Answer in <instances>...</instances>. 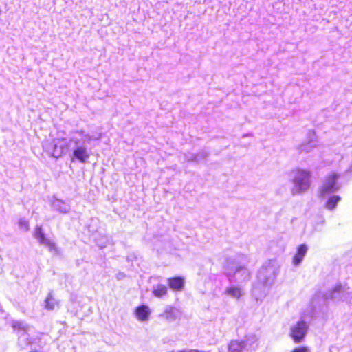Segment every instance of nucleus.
Listing matches in <instances>:
<instances>
[{
	"instance_id": "nucleus-1",
	"label": "nucleus",
	"mask_w": 352,
	"mask_h": 352,
	"mask_svg": "<svg viewBox=\"0 0 352 352\" xmlns=\"http://www.w3.org/2000/svg\"><path fill=\"white\" fill-rule=\"evenodd\" d=\"M101 133L90 135L83 130H77L72 132L69 142L74 145L71 155L72 161L78 160L85 163L91 156V149L87 145L92 140H98L101 138Z\"/></svg>"
},
{
	"instance_id": "nucleus-8",
	"label": "nucleus",
	"mask_w": 352,
	"mask_h": 352,
	"mask_svg": "<svg viewBox=\"0 0 352 352\" xmlns=\"http://www.w3.org/2000/svg\"><path fill=\"white\" fill-rule=\"evenodd\" d=\"M348 293L340 285H337L331 291L324 295V300H331L335 302L344 301L347 300Z\"/></svg>"
},
{
	"instance_id": "nucleus-14",
	"label": "nucleus",
	"mask_w": 352,
	"mask_h": 352,
	"mask_svg": "<svg viewBox=\"0 0 352 352\" xmlns=\"http://www.w3.org/2000/svg\"><path fill=\"white\" fill-rule=\"evenodd\" d=\"M225 293L231 298L239 300L243 296L244 291L241 286L232 285L226 288Z\"/></svg>"
},
{
	"instance_id": "nucleus-6",
	"label": "nucleus",
	"mask_w": 352,
	"mask_h": 352,
	"mask_svg": "<svg viewBox=\"0 0 352 352\" xmlns=\"http://www.w3.org/2000/svg\"><path fill=\"white\" fill-rule=\"evenodd\" d=\"M338 177V175L335 173H331L327 177L320 190L322 196H325L339 190L340 186L337 182Z\"/></svg>"
},
{
	"instance_id": "nucleus-11",
	"label": "nucleus",
	"mask_w": 352,
	"mask_h": 352,
	"mask_svg": "<svg viewBox=\"0 0 352 352\" xmlns=\"http://www.w3.org/2000/svg\"><path fill=\"white\" fill-rule=\"evenodd\" d=\"M180 315V312L177 309L168 306L165 308L164 312L159 315V317L171 322L179 318Z\"/></svg>"
},
{
	"instance_id": "nucleus-7",
	"label": "nucleus",
	"mask_w": 352,
	"mask_h": 352,
	"mask_svg": "<svg viewBox=\"0 0 352 352\" xmlns=\"http://www.w3.org/2000/svg\"><path fill=\"white\" fill-rule=\"evenodd\" d=\"M308 330V324L304 320H300L296 324L292 326L290 329V336L295 342H301Z\"/></svg>"
},
{
	"instance_id": "nucleus-19",
	"label": "nucleus",
	"mask_w": 352,
	"mask_h": 352,
	"mask_svg": "<svg viewBox=\"0 0 352 352\" xmlns=\"http://www.w3.org/2000/svg\"><path fill=\"white\" fill-rule=\"evenodd\" d=\"M208 153L205 151L201 152L198 155L190 154L186 156V160L188 162H198L199 160L204 159L207 157Z\"/></svg>"
},
{
	"instance_id": "nucleus-15",
	"label": "nucleus",
	"mask_w": 352,
	"mask_h": 352,
	"mask_svg": "<svg viewBox=\"0 0 352 352\" xmlns=\"http://www.w3.org/2000/svg\"><path fill=\"white\" fill-rule=\"evenodd\" d=\"M51 206L54 210L62 213H67L70 210V206L60 199H54L52 201Z\"/></svg>"
},
{
	"instance_id": "nucleus-24",
	"label": "nucleus",
	"mask_w": 352,
	"mask_h": 352,
	"mask_svg": "<svg viewBox=\"0 0 352 352\" xmlns=\"http://www.w3.org/2000/svg\"><path fill=\"white\" fill-rule=\"evenodd\" d=\"M12 327L14 329H23V330H26L28 328L27 325L24 322H21V321L14 322L12 324Z\"/></svg>"
},
{
	"instance_id": "nucleus-29",
	"label": "nucleus",
	"mask_w": 352,
	"mask_h": 352,
	"mask_svg": "<svg viewBox=\"0 0 352 352\" xmlns=\"http://www.w3.org/2000/svg\"><path fill=\"white\" fill-rule=\"evenodd\" d=\"M98 245L101 248H103L105 247V245H102V244H99L98 243Z\"/></svg>"
},
{
	"instance_id": "nucleus-13",
	"label": "nucleus",
	"mask_w": 352,
	"mask_h": 352,
	"mask_svg": "<svg viewBox=\"0 0 352 352\" xmlns=\"http://www.w3.org/2000/svg\"><path fill=\"white\" fill-rule=\"evenodd\" d=\"M307 250L308 248L305 244H302L298 247L297 252L293 257L292 263L294 265L298 266L302 263Z\"/></svg>"
},
{
	"instance_id": "nucleus-23",
	"label": "nucleus",
	"mask_w": 352,
	"mask_h": 352,
	"mask_svg": "<svg viewBox=\"0 0 352 352\" xmlns=\"http://www.w3.org/2000/svg\"><path fill=\"white\" fill-rule=\"evenodd\" d=\"M19 227L21 230L27 232L29 230V223L25 219H21L19 221Z\"/></svg>"
},
{
	"instance_id": "nucleus-26",
	"label": "nucleus",
	"mask_w": 352,
	"mask_h": 352,
	"mask_svg": "<svg viewBox=\"0 0 352 352\" xmlns=\"http://www.w3.org/2000/svg\"><path fill=\"white\" fill-rule=\"evenodd\" d=\"M124 274H122V273H120V274H118L117 275V278H118V279H121V278H122V277H124Z\"/></svg>"
},
{
	"instance_id": "nucleus-9",
	"label": "nucleus",
	"mask_w": 352,
	"mask_h": 352,
	"mask_svg": "<svg viewBox=\"0 0 352 352\" xmlns=\"http://www.w3.org/2000/svg\"><path fill=\"white\" fill-rule=\"evenodd\" d=\"M34 237L38 242L48 248L51 252H56V246L54 242L47 239L42 231L41 226H37L34 231Z\"/></svg>"
},
{
	"instance_id": "nucleus-27",
	"label": "nucleus",
	"mask_w": 352,
	"mask_h": 352,
	"mask_svg": "<svg viewBox=\"0 0 352 352\" xmlns=\"http://www.w3.org/2000/svg\"><path fill=\"white\" fill-rule=\"evenodd\" d=\"M179 352H199V351L197 350H189V351H181Z\"/></svg>"
},
{
	"instance_id": "nucleus-17",
	"label": "nucleus",
	"mask_w": 352,
	"mask_h": 352,
	"mask_svg": "<svg viewBox=\"0 0 352 352\" xmlns=\"http://www.w3.org/2000/svg\"><path fill=\"white\" fill-rule=\"evenodd\" d=\"M228 350L230 352H245L242 341L232 340L228 345Z\"/></svg>"
},
{
	"instance_id": "nucleus-16",
	"label": "nucleus",
	"mask_w": 352,
	"mask_h": 352,
	"mask_svg": "<svg viewBox=\"0 0 352 352\" xmlns=\"http://www.w3.org/2000/svg\"><path fill=\"white\" fill-rule=\"evenodd\" d=\"M169 287L174 290H182L184 287V281L181 277H175L168 279Z\"/></svg>"
},
{
	"instance_id": "nucleus-21",
	"label": "nucleus",
	"mask_w": 352,
	"mask_h": 352,
	"mask_svg": "<svg viewBox=\"0 0 352 352\" xmlns=\"http://www.w3.org/2000/svg\"><path fill=\"white\" fill-rule=\"evenodd\" d=\"M340 201V197L339 196H332L331 197L326 204V207L327 209L331 210L334 209L337 205V204Z\"/></svg>"
},
{
	"instance_id": "nucleus-30",
	"label": "nucleus",
	"mask_w": 352,
	"mask_h": 352,
	"mask_svg": "<svg viewBox=\"0 0 352 352\" xmlns=\"http://www.w3.org/2000/svg\"><path fill=\"white\" fill-rule=\"evenodd\" d=\"M242 259H243L244 261H246L247 260V258L245 257V256H242Z\"/></svg>"
},
{
	"instance_id": "nucleus-10",
	"label": "nucleus",
	"mask_w": 352,
	"mask_h": 352,
	"mask_svg": "<svg viewBox=\"0 0 352 352\" xmlns=\"http://www.w3.org/2000/svg\"><path fill=\"white\" fill-rule=\"evenodd\" d=\"M241 341L245 352H252L256 349L258 346V338L257 336L254 333L246 335L244 339Z\"/></svg>"
},
{
	"instance_id": "nucleus-3",
	"label": "nucleus",
	"mask_w": 352,
	"mask_h": 352,
	"mask_svg": "<svg viewBox=\"0 0 352 352\" xmlns=\"http://www.w3.org/2000/svg\"><path fill=\"white\" fill-rule=\"evenodd\" d=\"M289 178L293 184L291 193L293 195L307 192L311 185V173L305 169L296 168L289 173Z\"/></svg>"
},
{
	"instance_id": "nucleus-12",
	"label": "nucleus",
	"mask_w": 352,
	"mask_h": 352,
	"mask_svg": "<svg viewBox=\"0 0 352 352\" xmlns=\"http://www.w3.org/2000/svg\"><path fill=\"white\" fill-rule=\"evenodd\" d=\"M151 310L148 306L142 305L138 307L135 310V316L140 322H147L150 318Z\"/></svg>"
},
{
	"instance_id": "nucleus-25",
	"label": "nucleus",
	"mask_w": 352,
	"mask_h": 352,
	"mask_svg": "<svg viewBox=\"0 0 352 352\" xmlns=\"http://www.w3.org/2000/svg\"><path fill=\"white\" fill-rule=\"evenodd\" d=\"M291 352H310V349L307 346L296 347Z\"/></svg>"
},
{
	"instance_id": "nucleus-28",
	"label": "nucleus",
	"mask_w": 352,
	"mask_h": 352,
	"mask_svg": "<svg viewBox=\"0 0 352 352\" xmlns=\"http://www.w3.org/2000/svg\"><path fill=\"white\" fill-rule=\"evenodd\" d=\"M310 135L312 136V137H314L315 136V134H314V132L313 131H310L309 132Z\"/></svg>"
},
{
	"instance_id": "nucleus-22",
	"label": "nucleus",
	"mask_w": 352,
	"mask_h": 352,
	"mask_svg": "<svg viewBox=\"0 0 352 352\" xmlns=\"http://www.w3.org/2000/svg\"><path fill=\"white\" fill-rule=\"evenodd\" d=\"M316 146V142L311 139L307 144H302L299 146L298 149L301 152H309Z\"/></svg>"
},
{
	"instance_id": "nucleus-5",
	"label": "nucleus",
	"mask_w": 352,
	"mask_h": 352,
	"mask_svg": "<svg viewBox=\"0 0 352 352\" xmlns=\"http://www.w3.org/2000/svg\"><path fill=\"white\" fill-rule=\"evenodd\" d=\"M227 275L230 278L233 276L235 281L243 282L249 280L250 272L244 266L232 263L228 266Z\"/></svg>"
},
{
	"instance_id": "nucleus-4",
	"label": "nucleus",
	"mask_w": 352,
	"mask_h": 352,
	"mask_svg": "<svg viewBox=\"0 0 352 352\" xmlns=\"http://www.w3.org/2000/svg\"><path fill=\"white\" fill-rule=\"evenodd\" d=\"M71 146L69 140L56 138L52 142L46 143L43 146L50 155L58 158L67 153Z\"/></svg>"
},
{
	"instance_id": "nucleus-20",
	"label": "nucleus",
	"mask_w": 352,
	"mask_h": 352,
	"mask_svg": "<svg viewBox=\"0 0 352 352\" xmlns=\"http://www.w3.org/2000/svg\"><path fill=\"white\" fill-rule=\"evenodd\" d=\"M153 293L156 297H162L166 294L167 287L162 285H158L156 287L154 288Z\"/></svg>"
},
{
	"instance_id": "nucleus-18",
	"label": "nucleus",
	"mask_w": 352,
	"mask_h": 352,
	"mask_svg": "<svg viewBox=\"0 0 352 352\" xmlns=\"http://www.w3.org/2000/svg\"><path fill=\"white\" fill-rule=\"evenodd\" d=\"M58 307V302L53 298L52 294H49L45 300V308L48 310H53Z\"/></svg>"
},
{
	"instance_id": "nucleus-2",
	"label": "nucleus",
	"mask_w": 352,
	"mask_h": 352,
	"mask_svg": "<svg viewBox=\"0 0 352 352\" xmlns=\"http://www.w3.org/2000/svg\"><path fill=\"white\" fill-rule=\"evenodd\" d=\"M278 272L279 266L276 261H270L262 266L258 274V283L252 289V294L256 300H261L267 295Z\"/></svg>"
}]
</instances>
